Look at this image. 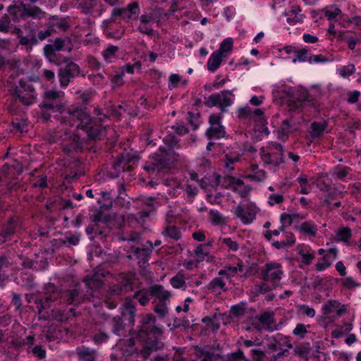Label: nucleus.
<instances>
[{
	"mask_svg": "<svg viewBox=\"0 0 361 361\" xmlns=\"http://www.w3.org/2000/svg\"><path fill=\"white\" fill-rule=\"evenodd\" d=\"M207 288L212 293H220V290H227L225 282L219 277L213 279L207 285Z\"/></svg>",
	"mask_w": 361,
	"mask_h": 361,
	"instance_id": "nucleus-33",
	"label": "nucleus"
},
{
	"mask_svg": "<svg viewBox=\"0 0 361 361\" xmlns=\"http://www.w3.org/2000/svg\"><path fill=\"white\" fill-rule=\"evenodd\" d=\"M83 146L82 142L78 139H74L69 144L64 147V151L67 154H70L73 152H79L82 150Z\"/></svg>",
	"mask_w": 361,
	"mask_h": 361,
	"instance_id": "nucleus-40",
	"label": "nucleus"
},
{
	"mask_svg": "<svg viewBox=\"0 0 361 361\" xmlns=\"http://www.w3.org/2000/svg\"><path fill=\"white\" fill-rule=\"evenodd\" d=\"M155 199L152 197H145L142 200V205L145 208L139 212L140 218L144 220L149 217L151 213L155 211Z\"/></svg>",
	"mask_w": 361,
	"mask_h": 361,
	"instance_id": "nucleus-25",
	"label": "nucleus"
},
{
	"mask_svg": "<svg viewBox=\"0 0 361 361\" xmlns=\"http://www.w3.org/2000/svg\"><path fill=\"white\" fill-rule=\"evenodd\" d=\"M169 302H154V312L160 317H164L169 312L168 310V304Z\"/></svg>",
	"mask_w": 361,
	"mask_h": 361,
	"instance_id": "nucleus-43",
	"label": "nucleus"
},
{
	"mask_svg": "<svg viewBox=\"0 0 361 361\" xmlns=\"http://www.w3.org/2000/svg\"><path fill=\"white\" fill-rule=\"evenodd\" d=\"M57 51L54 49V48L50 44H46L44 47V54L46 58H47L49 61H52L54 58L56 56V52Z\"/></svg>",
	"mask_w": 361,
	"mask_h": 361,
	"instance_id": "nucleus-64",
	"label": "nucleus"
},
{
	"mask_svg": "<svg viewBox=\"0 0 361 361\" xmlns=\"http://www.w3.org/2000/svg\"><path fill=\"white\" fill-rule=\"evenodd\" d=\"M194 354L196 357L201 359L200 361H214L220 358V355L215 354L214 348L209 345L195 346Z\"/></svg>",
	"mask_w": 361,
	"mask_h": 361,
	"instance_id": "nucleus-19",
	"label": "nucleus"
},
{
	"mask_svg": "<svg viewBox=\"0 0 361 361\" xmlns=\"http://www.w3.org/2000/svg\"><path fill=\"white\" fill-rule=\"evenodd\" d=\"M47 25L48 26H47V29L42 30L39 31V32L37 34V37L38 41L39 40L43 41L45 39H47L48 37L51 36L53 33H54L53 32L54 30L50 27L49 23Z\"/></svg>",
	"mask_w": 361,
	"mask_h": 361,
	"instance_id": "nucleus-62",
	"label": "nucleus"
},
{
	"mask_svg": "<svg viewBox=\"0 0 361 361\" xmlns=\"http://www.w3.org/2000/svg\"><path fill=\"white\" fill-rule=\"evenodd\" d=\"M68 116L65 122L70 126H75L76 129L82 130L87 133L88 139L92 140H101L106 135V127L100 123L103 118L99 121L92 118L87 109L84 106H72L68 111Z\"/></svg>",
	"mask_w": 361,
	"mask_h": 361,
	"instance_id": "nucleus-1",
	"label": "nucleus"
},
{
	"mask_svg": "<svg viewBox=\"0 0 361 361\" xmlns=\"http://www.w3.org/2000/svg\"><path fill=\"white\" fill-rule=\"evenodd\" d=\"M327 127V122H313L310 126V135L311 137V142L317 137H321L326 130Z\"/></svg>",
	"mask_w": 361,
	"mask_h": 361,
	"instance_id": "nucleus-27",
	"label": "nucleus"
},
{
	"mask_svg": "<svg viewBox=\"0 0 361 361\" xmlns=\"http://www.w3.org/2000/svg\"><path fill=\"white\" fill-rule=\"evenodd\" d=\"M220 96L219 106L222 111H226V107L229 106L232 104V100L229 96H233L231 91L224 90L218 93Z\"/></svg>",
	"mask_w": 361,
	"mask_h": 361,
	"instance_id": "nucleus-34",
	"label": "nucleus"
},
{
	"mask_svg": "<svg viewBox=\"0 0 361 361\" xmlns=\"http://www.w3.org/2000/svg\"><path fill=\"white\" fill-rule=\"evenodd\" d=\"M283 271L281 266L276 263H267L260 270L259 277L264 281H270L277 285L281 279Z\"/></svg>",
	"mask_w": 361,
	"mask_h": 361,
	"instance_id": "nucleus-11",
	"label": "nucleus"
},
{
	"mask_svg": "<svg viewBox=\"0 0 361 361\" xmlns=\"http://www.w3.org/2000/svg\"><path fill=\"white\" fill-rule=\"evenodd\" d=\"M223 244L226 245L229 250L235 252L239 249V245L236 241L233 240L231 238H224L219 240Z\"/></svg>",
	"mask_w": 361,
	"mask_h": 361,
	"instance_id": "nucleus-56",
	"label": "nucleus"
},
{
	"mask_svg": "<svg viewBox=\"0 0 361 361\" xmlns=\"http://www.w3.org/2000/svg\"><path fill=\"white\" fill-rule=\"evenodd\" d=\"M329 61V59L322 55V54H319V55H314V54H309V57H308V62L310 63H327Z\"/></svg>",
	"mask_w": 361,
	"mask_h": 361,
	"instance_id": "nucleus-58",
	"label": "nucleus"
},
{
	"mask_svg": "<svg viewBox=\"0 0 361 361\" xmlns=\"http://www.w3.org/2000/svg\"><path fill=\"white\" fill-rule=\"evenodd\" d=\"M257 212L256 206L252 203H248L245 207L238 205L234 214L243 224H247L252 223L256 218Z\"/></svg>",
	"mask_w": 361,
	"mask_h": 361,
	"instance_id": "nucleus-13",
	"label": "nucleus"
},
{
	"mask_svg": "<svg viewBox=\"0 0 361 361\" xmlns=\"http://www.w3.org/2000/svg\"><path fill=\"white\" fill-rule=\"evenodd\" d=\"M54 32L66 31L70 27L68 21L66 18H53L49 23Z\"/></svg>",
	"mask_w": 361,
	"mask_h": 361,
	"instance_id": "nucleus-30",
	"label": "nucleus"
},
{
	"mask_svg": "<svg viewBox=\"0 0 361 361\" xmlns=\"http://www.w3.org/2000/svg\"><path fill=\"white\" fill-rule=\"evenodd\" d=\"M188 123L192 127L193 130H196L199 127V114H193L191 111H188Z\"/></svg>",
	"mask_w": 361,
	"mask_h": 361,
	"instance_id": "nucleus-55",
	"label": "nucleus"
},
{
	"mask_svg": "<svg viewBox=\"0 0 361 361\" xmlns=\"http://www.w3.org/2000/svg\"><path fill=\"white\" fill-rule=\"evenodd\" d=\"M352 231L348 227H342L336 233V238L338 240L343 241L345 243L348 242V240L351 238Z\"/></svg>",
	"mask_w": 361,
	"mask_h": 361,
	"instance_id": "nucleus-42",
	"label": "nucleus"
},
{
	"mask_svg": "<svg viewBox=\"0 0 361 361\" xmlns=\"http://www.w3.org/2000/svg\"><path fill=\"white\" fill-rule=\"evenodd\" d=\"M308 51L307 49H301L299 50L296 49V52L295 53V56L293 59V63H296L297 61L305 62L308 61Z\"/></svg>",
	"mask_w": 361,
	"mask_h": 361,
	"instance_id": "nucleus-46",
	"label": "nucleus"
},
{
	"mask_svg": "<svg viewBox=\"0 0 361 361\" xmlns=\"http://www.w3.org/2000/svg\"><path fill=\"white\" fill-rule=\"evenodd\" d=\"M205 101L204 102V105L207 107L211 108L214 106L219 105L220 96L218 93L212 94L208 97H205Z\"/></svg>",
	"mask_w": 361,
	"mask_h": 361,
	"instance_id": "nucleus-52",
	"label": "nucleus"
},
{
	"mask_svg": "<svg viewBox=\"0 0 361 361\" xmlns=\"http://www.w3.org/2000/svg\"><path fill=\"white\" fill-rule=\"evenodd\" d=\"M248 353L251 357L250 361H262L265 357L264 351L257 348L250 349Z\"/></svg>",
	"mask_w": 361,
	"mask_h": 361,
	"instance_id": "nucleus-45",
	"label": "nucleus"
},
{
	"mask_svg": "<svg viewBox=\"0 0 361 361\" xmlns=\"http://www.w3.org/2000/svg\"><path fill=\"white\" fill-rule=\"evenodd\" d=\"M276 343H278L280 348H281L282 346H286L288 348H293V345L290 342V337L284 336L282 334H278L276 335Z\"/></svg>",
	"mask_w": 361,
	"mask_h": 361,
	"instance_id": "nucleus-50",
	"label": "nucleus"
},
{
	"mask_svg": "<svg viewBox=\"0 0 361 361\" xmlns=\"http://www.w3.org/2000/svg\"><path fill=\"white\" fill-rule=\"evenodd\" d=\"M306 102H309V99L305 91L293 92L288 95L287 106L290 111H295L301 109Z\"/></svg>",
	"mask_w": 361,
	"mask_h": 361,
	"instance_id": "nucleus-14",
	"label": "nucleus"
},
{
	"mask_svg": "<svg viewBox=\"0 0 361 361\" xmlns=\"http://www.w3.org/2000/svg\"><path fill=\"white\" fill-rule=\"evenodd\" d=\"M151 298H154V302H169L171 293L159 284L149 286Z\"/></svg>",
	"mask_w": 361,
	"mask_h": 361,
	"instance_id": "nucleus-20",
	"label": "nucleus"
},
{
	"mask_svg": "<svg viewBox=\"0 0 361 361\" xmlns=\"http://www.w3.org/2000/svg\"><path fill=\"white\" fill-rule=\"evenodd\" d=\"M276 285L271 283V285H269L267 283H263L260 285H256L255 286V290L257 293L264 294L271 291L273 289L276 288Z\"/></svg>",
	"mask_w": 361,
	"mask_h": 361,
	"instance_id": "nucleus-51",
	"label": "nucleus"
},
{
	"mask_svg": "<svg viewBox=\"0 0 361 361\" xmlns=\"http://www.w3.org/2000/svg\"><path fill=\"white\" fill-rule=\"evenodd\" d=\"M80 238V234H71L67 233L65 235L64 239L56 240L57 244L60 246L66 245V243H69L71 245H77L79 244Z\"/></svg>",
	"mask_w": 361,
	"mask_h": 361,
	"instance_id": "nucleus-35",
	"label": "nucleus"
},
{
	"mask_svg": "<svg viewBox=\"0 0 361 361\" xmlns=\"http://www.w3.org/2000/svg\"><path fill=\"white\" fill-rule=\"evenodd\" d=\"M266 173L263 170H257L255 173L248 174L246 176V178L249 179L251 181L260 182L265 179Z\"/></svg>",
	"mask_w": 361,
	"mask_h": 361,
	"instance_id": "nucleus-49",
	"label": "nucleus"
},
{
	"mask_svg": "<svg viewBox=\"0 0 361 361\" xmlns=\"http://www.w3.org/2000/svg\"><path fill=\"white\" fill-rule=\"evenodd\" d=\"M107 324L113 334L118 336H123L126 332L125 326L126 325V323H124L122 318H120L118 316L113 317L107 322Z\"/></svg>",
	"mask_w": 361,
	"mask_h": 361,
	"instance_id": "nucleus-24",
	"label": "nucleus"
},
{
	"mask_svg": "<svg viewBox=\"0 0 361 361\" xmlns=\"http://www.w3.org/2000/svg\"><path fill=\"white\" fill-rule=\"evenodd\" d=\"M149 247H141L135 244L125 245V257L129 260L136 259L140 267L149 264L148 262L154 248L152 242L147 241Z\"/></svg>",
	"mask_w": 361,
	"mask_h": 361,
	"instance_id": "nucleus-7",
	"label": "nucleus"
},
{
	"mask_svg": "<svg viewBox=\"0 0 361 361\" xmlns=\"http://www.w3.org/2000/svg\"><path fill=\"white\" fill-rule=\"evenodd\" d=\"M300 217V216L298 214H286V213H283L281 215L280 221H281V224H285L286 222V221L288 220V225H290L293 223L294 219H298Z\"/></svg>",
	"mask_w": 361,
	"mask_h": 361,
	"instance_id": "nucleus-63",
	"label": "nucleus"
},
{
	"mask_svg": "<svg viewBox=\"0 0 361 361\" xmlns=\"http://www.w3.org/2000/svg\"><path fill=\"white\" fill-rule=\"evenodd\" d=\"M336 257L337 250L336 248H331L329 253L323 257L322 262L316 264L317 270L322 271L329 267Z\"/></svg>",
	"mask_w": 361,
	"mask_h": 361,
	"instance_id": "nucleus-26",
	"label": "nucleus"
},
{
	"mask_svg": "<svg viewBox=\"0 0 361 361\" xmlns=\"http://www.w3.org/2000/svg\"><path fill=\"white\" fill-rule=\"evenodd\" d=\"M164 233L175 240H178L180 237V233L175 226L167 227L164 231Z\"/></svg>",
	"mask_w": 361,
	"mask_h": 361,
	"instance_id": "nucleus-60",
	"label": "nucleus"
},
{
	"mask_svg": "<svg viewBox=\"0 0 361 361\" xmlns=\"http://www.w3.org/2000/svg\"><path fill=\"white\" fill-rule=\"evenodd\" d=\"M295 229L305 235L315 237L317 234V227L312 221H305L300 226H295Z\"/></svg>",
	"mask_w": 361,
	"mask_h": 361,
	"instance_id": "nucleus-28",
	"label": "nucleus"
},
{
	"mask_svg": "<svg viewBox=\"0 0 361 361\" xmlns=\"http://www.w3.org/2000/svg\"><path fill=\"white\" fill-rule=\"evenodd\" d=\"M64 93L61 90H51L44 92L39 108L43 111H59L62 107Z\"/></svg>",
	"mask_w": 361,
	"mask_h": 361,
	"instance_id": "nucleus-8",
	"label": "nucleus"
},
{
	"mask_svg": "<svg viewBox=\"0 0 361 361\" xmlns=\"http://www.w3.org/2000/svg\"><path fill=\"white\" fill-rule=\"evenodd\" d=\"M133 289L134 283L132 280L126 276H122L119 283L111 288V292L115 295L121 296Z\"/></svg>",
	"mask_w": 361,
	"mask_h": 361,
	"instance_id": "nucleus-17",
	"label": "nucleus"
},
{
	"mask_svg": "<svg viewBox=\"0 0 361 361\" xmlns=\"http://www.w3.org/2000/svg\"><path fill=\"white\" fill-rule=\"evenodd\" d=\"M75 353L79 361H96L97 351L94 348L82 346L76 348Z\"/></svg>",
	"mask_w": 361,
	"mask_h": 361,
	"instance_id": "nucleus-23",
	"label": "nucleus"
},
{
	"mask_svg": "<svg viewBox=\"0 0 361 361\" xmlns=\"http://www.w3.org/2000/svg\"><path fill=\"white\" fill-rule=\"evenodd\" d=\"M109 338V336L106 333L99 331L94 334L92 341L96 344H101L107 341Z\"/></svg>",
	"mask_w": 361,
	"mask_h": 361,
	"instance_id": "nucleus-54",
	"label": "nucleus"
},
{
	"mask_svg": "<svg viewBox=\"0 0 361 361\" xmlns=\"http://www.w3.org/2000/svg\"><path fill=\"white\" fill-rule=\"evenodd\" d=\"M307 333V326L303 324H298L293 331L295 336H299L301 338H305Z\"/></svg>",
	"mask_w": 361,
	"mask_h": 361,
	"instance_id": "nucleus-61",
	"label": "nucleus"
},
{
	"mask_svg": "<svg viewBox=\"0 0 361 361\" xmlns=\"http://www.w3.org/2000/svg\"><path fill=\"white\" fill-rule=\"evenodd\" d=\"M135 303L131 300H126L123 304L120 318H122L124 323L133 326L135 324Z\"/></svg>",
	"mask_w": 361,
	"mask_h": 361,
	"instance_id": "nucleus-15",
	"label": "nucleus"
},
{
	"mask_svg": "<svg viewBox=\"0 0 361 361\" xmlns=\"http://www.w3.org/2000/svg\"><path fill=\"white\" fill-rule=\"evenodd\" d=\"M10 265L9 262L4 255L0 256V286L4 285V281L8 279L7 269Z\"/></svg>",
	"mask_w": 361,
	"mask_h": 361,
	"instance_id": "nucleus-37",
	"label": "nucleus"
},
{
	"mask_svg": "<svg viewBox=\"0 0 361 361\" xmlns=\"http://www.w3.org/2000/svg\"><path fill=\"white\" fill-rule=\"evenodd\" d=\"M259 321L264 325H267L266 328L268 331H274L275 329L271 326L274 323V314L271 312H264L258 317Z\"/></svg>",
	"mask_w": 361,
	"mask_h": 361,
	"instance_id": "nucleus-39",
	"label": "nucleus"
},
{
	"mask_svg": "<svg viewBox=\"0 0 361 361\" xmlns=\"http://www.w3.org/2000/svg\"><path fill=\"white\" fill-rule=\"evenodd\" d=\"M116 348L120 350L123 356L128 357L134 353H137L138 356L142 357L140 353V349L137 350L135 347V339L133 338L120 340L116 345Z\"/></svg>",
	"mask_w": 361,
	"mask_h": 361,
	"instance_id": "nucleus-16",
	"label": "nucleus"
},
{
	"mask_svg": "<svg viewBox=\"0 0 361 361\" xmlns=\"http://www.w3.org/2000/svg\"><path fill=\"white\" fill-rule=\"evenodd\" d=\"M156 323L157 319L152 314L144 315L140 320L137 336L142 339V346L140 353L145 359L164 348V343L162 341V330Z\"/></svg>",
	"mask_w": 361,
	"mask_h": 361,
	"instance_id": "nucleus-2",
	"label": "nucleus"
},
{
	"mask_svg": "<svg viewBox=\"0 0 361 361\" xmlns=\"http://www.w3.org/2000/svg\"><path fill=\"white\" fill-rule=\"evenodd\" d=\"M11 304L15 307L16 311H20L23 307V301L20 295L16 293H12Z\"/></svg>",
	"mask_w": 361,
	"mask_h": 361,
	"instance_id": "nucleus-59",
	"label": "nucleus"
},
{
	"mask_svg": "<svg viewBox=\"0 0 361 361\" xmlns=\"http://www.w3.org/2000/svg\"><path fill=\"white\" fill-rule=\"evenodd\" d=\"M223 57L219 51H214L207 61L208 70L214 72L219 67Z\"/></svg>",
	"mask_w": 361,
	"mask_h": 361,
	"instance_id": "nucleus-31",
	"label": "nucleus"
},
{
	"mask_svg": "<svg viewBox=\"0 0 361 361\" xmlns=\"http://www.w3.org/2000/svg\"><path fill=\"white\" fill-rule=\"evenodd\" d=\"M233 48V39L232 38H226L220 44V47L216 51H219L221 55L224 56L225 54L229 52L232 50Z\"/></svg>",
	"mask_w": 361,
	"mask_h": 361,
	"instance_id": "nucleus-44",
	"label": "nucleus"
},
{
	"mask_svg": "<svg viewBox=\"0 0 361 361\" xmlns=\"http://www.w3.org/2000/svg\"><path fill=\"white\" fill-rule=\"evenodd\" d=\"M210 221L215 225L226 224V218L217 210L211 209L209 211Z\"/></svg>",
	"mask_w": 361,
	"mask_h": 361,
	"instance_id": "nucleus-41",
	"label": "nucleus"
},
{
	"mask_svg": "<svg viewBox=\"0 0 361 361\" xmlns=\"http://www.w3.org/2000/svg\"><path fill=\"white\" fill-rule=\"evenodd\" d=\"M221 116L212 114L209 118L210 127L206 130L205 135L208 139H220L226 135L225 128L221 124Z\"/></svg>",
	"mask_w": 361,
	"mask_h": 361,
	"instance_id": "nucleus-12",
	"label": "nucleus"
},
{
	"mask_svg": "<svg viewBox=\"0 0 361 361\" xmlns=\"http://www.w3.org/2000/svg\"><path fill=\"white\" fill-rule=\"evenodd\" d=\"M105 277V274L95 272L92 275H88L84 280L85 288L87 289L84 293L88 294V298L85 300H90L91 298L96 297L98 291L103 285V278Z\"/></svg>",
	"mask_w": 361,
	"mask_h": 361,
	"instance_id": "nucleus-10",
	"label": "nucleus"
},
{
	"mask_svg": "<svg viewBox=\"0 0 361 361\" xmlns=\"http://www.w3.org/2000/svg\"><path fill=\"white\" fill-rule=\"evenodd\" d=\"M221 176L216 173H214L213 176L212 178H202L200 180V185L202 188L204 189H206L208 186H211L212 188H217L221 185Z\"/></svg>",
	"mask_w": 361,
	"mask_h": 361,
	"instance_id": "nucleus-29",
	"label": "nucleus"
},
{
	"mask_svg": "<svg viewBox=\"0 0 361 361\" xmlns=\"http://www.w3.org/2000/svg\"><path fill=\"white\" fill-rule=\"evenodd\" d=\"M264 159L266 163L274 164L275 166H279L280 164L284 163V159L281 157L279 161L274 157V153L268 152L264 154Z\"/></svg>",
	"mask_w": 361,
	"mask_h": 361,
	"instance_id": "nucleus-53",
	"label": "nucleus"
},
{
	"mask_svg": "<svg viewBox=\"0 0 361 361\" xmlns=\"http://www.w3.org/2000/svg\"><path fill=\"white\" fill-rule=\"evenodd\" d=\"M150 298L149 287L148 288L140 290L135 292L133 295V298L137 299L140 305L143 306L146 305L149 302Z\"/></svg>",
	"mask_w": 361,
	"mask_h": 361,
	"instance_id": "nucleus-36",
	"label": "nucleus"
},
{
	"mask_svg": "<svg viewBox=\"0 0 361 361\" xmlns=\"http://www.w3.org/2000/svg\"><path fill=\"white\" fill-rule=\"evenodd\" d=\"M293 348L295 355L302 357H307L311 350L310 344L308 342L299 343Z\"/></svg>",
	"mask_w": 361,
	"mask_h": 361,
	"instance_id": "nucleus-38",
	"label": "nucleus"
},
{
	"mask_svg": "<svg viewBox=\"0 0 361 361\" xmlns=\"http://www.w3.org/2000/svg\"><path fill=\"white\" fill-rule=\"evenodd\" d=\"M173 326L174 328H179L180 326H183L185 329L190 328L191 326L190 322L187 317L183 318H175L173 320Z\"/></svg>",
	"mask_w": 361,
	"mask_h": 361,
	"instance_id": "nucleus-57",
	"label": "nucleus"
},
{
	"mask_svg": "<svg viewBox=\"0 0 361 361\" xmlns=\"http://www.w3.org/2000/svg\"><path fill=\"white\" fill-rule=\"evenodd\" d=\"M268 341H269V343L267 344V348L270 351L274 352V351L277 350L278 349L280 350V352H279L276 355H274L273 359L274 361L276 360V359L284 356L286 355V353H288L287 349L280 348L278 343L276 342V335L275 336L269 338Z\"/></svg>",
	"mask_w": 361,
	"mask_h": 361,
	"instance_id": "nucleus-32",
	"label": "nucleus"
},
{
	"mask_svg": "<svg viewBox=\"0 0 361 361\" xmlns=\"http://www.w3.org/2000/svg\"><path fill=\"white\" fill-rule=\"evenodd\" d=\"M271 152L274 153V157L279 161L281 157L283 158L284 149L283 146L277 142H274L270 147Z\"/></svg>",
	"mask_w": 361,
	"mask_h": 361,
	"instance_id": "nucleus-48",
	"label": "nucleus"
},
{
	"mask_svg": "<svg viewBox=\"0 0 361 361\" xmlns=\"http://www.w3.org/2000/svg\"><path fill=\"white\" fill-rule=\"evenodd\" d=\"M35 303L36 304V307L37 310V312L39 314V319L47 320L49 315L47 312H43V311L51 308L54 304L49 300V299L44 295V298H37L35 300Z\"/></svg>",
	"mask_w": 361,
	"mask_h": 361,
	"instance_id": "nucleus-22",
	"label": "nucleus"
},
{
	"mask_svg": "<svg viewBox=\"0 0 361 361\" xmlns=\"http://www.w3.org/2000/svg\"><path fill=\"white\" fill-rule=\"evenodd\" d=\"M65 62V66L61 67L58 73L60 85L63 88L66 87L72 79L80 74V68L77 63L67 59Z\"/></svg>",
	"mask_w": 361,
	"mask_h": 361,
	"instance_id": "nucleus-9",
	"label": "nucleus"
},
{
	"mask_svg": "<svg viewBox=\"0 0 361 361\" xmlns=\"http://www.w3.org/2000/svg\"><path fill=\"white\" fill-rule=\"evenodd\" d=\"M171 139V143L169 145L170 149L166 151L163 147H159V150L149 157L143 169L150 173H159L162 170L169 168L171 164L179 160V154L175 152L172 148L174 147L173 139Z\"/></svg>",
	"mask_w": 361,
	"mask_h": 361,
	"instance_id": "nucleus-4",
	"label": "nucleus"
},
{
	"mask_svg": "<svg viewBox=\"0 0 361 361\" xmlns=\"http://www.w3.org/2000/svg\"><path fill=\"white\" fill-rule=\"evenodd\" d=\"M118 51V47L109 44L108 45L107 48L103 51L102 56L106 61H110L112 58L115 57V55Z\"/></svg>",
	"mask_w": 361,
	"mask_h": 361,
	"instance_id": "nucleus-47",
	"label": "nucleus"
},
{
	"mask_svg": "<svg viewBox=\"0 0 361 361\" xmlns=\"http://www.w3.org/2000/svg\"><path fill=\"white\" fill-rule=\"evenodd\" d=\"M33 82L39 85L38 77L22 78L18 81L12 90V95L14 98L18 99L24 105L32 104L37 97V92Z\"/></svg>",
	"mask_w": 361,
	"mask_h": 361,
	"instance_id": "nucleus-5",
	"label": "nucleus"
},
{
	"mask_svg": "<svg viewBox=\"0 0 361 361\" xmlns=\"http://www.w3.org/2000/svg\"><path fill=\"white\" fill-rule=\"evenodd\" d=\"M7 12L13 21L18 23L20 20L27 17L33 18H40L44 14L42 10L36 6H27L23 1L16 0L13 4L8 7Z\"/></svg>",
	"mask_w": 361,
	"mask_h": 361,
	"instance_id": "nucleus-6",
	"label": "nucleus"
},
{
	"mask_svg": "<svg viewBox=\"0 0 361 361\" xmlns=\"http://www.w3.org/2000/svg\"><path fill=\"white\" fill-rule=\"evenodd\" d=\"M44 295L54 304H66L78 305L88 298L89 295L85 294L80 285H76L72 289L63 290L56 287L52 283L44 286Z\"/></svg>",
	"mask_w": 361,
	"mask_h": 361,
	"instance_id": "nucleus-3",
	"label": "nucleus"
},
{
	"mask_svg": "<svg viewBox=\"0 0 361 361\" xmlns=\"http://www.w3.org/2000/svg\"><path fill=\"white\" fill-rule=\"evenodd\" d=\"M23 29L26 31L27 35L21 37V40L19 41L20 44L23 46L36 45L38 43V39L36 34L37 30L33 25L28 22L24 24Z\"/></svg>",
	"mask_w": 361,
	"mask_h": 361,
	"instance_id": "nucleus-21",
	"label": "nucleus"
},
{
	"mask_svg": "<svg viewBox=\"0 0 361 361\" xmlns=\"http://www.w3.org/2000/svg\"><path fill=\"white\" fill-rule=\"evenodd\" d=\"M87 235L91 241H94L96 239L102 240L106 238L110 231L108 228H100L97 224H90L85 229Z\"/></svg>",
	"mask_w": 361,
	"mask_h": 361,
	"instance_id": "nucleus-18",
	"label": "nucleus"
}]
</instances>
